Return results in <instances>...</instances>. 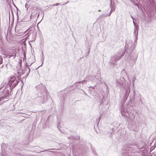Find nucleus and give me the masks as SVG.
<instances>
[{
    "mask_svg": "<svg viewBox=\"0 0 156 156\" xmlns=\"http://www.w3.org/2000/svg\"><path fill=\"white\" fill-rule=\"evenodd\" d=\"M127 47H128V48L129 47V49L126 53L125 59L128 62L131 61L135 62L138 57L137 54L135 52H131L134 49L135 46L131 42L128 44H126L125 47L126 48Z\"/></svg>",
    "mask_w": 156,
    "mask_h": 156,
    "instance_id": "f257e3e1",
    "label": "nucleus"
},
{
    "mask_svg": "<svg viewBox=\"0 0 156 156\" xmlns=\"http://www.w3.org/2000/svg\"><path fill=\"white\" fill-rule=\"evenodd\" d=\"M125 51L121 53V52H118L113 55L111 58L110 62L113 65H115L117 61L119 60L122 56L124 55Z\"/></svg>",
    "mask_w": 156,
    "mask_h": 156,
    "instance_id": "f03ea898",
    "label": "nucleus"
},
{
    "mask_svg": "<svg viewBox=\"0 0 156 156\" xmlns=\"http://www.w3.org/2000/svg\"><path fill=\"white\" fill-rule=\"evenodd\" d=\"M125 51L121 53V52H118L113 55L111 58L110 62L113 65H115L117 61L119 60L122 56L124 55Z\"/></svg>",
    "mask_w": 156,
    "mask_h": 156,
    "instance_id": "7ed1b4c3",
    "label": "nucleus"
},
{
    "mask_svg": "<svg viewBox=\"0 0 156 156\" xmlns=\"http://www.w3.org/2000/svg\"><path fill=\"white\" fill-rule=\"evenodd\" d=\"M128 83L124 80L123 77H118L116 80L115 84L118 87L124 88Z\"/></svg>",
    "mask_w": 156,
    "mask_h": 156,
    "instance_id": "20e7f679",
    "label": "nucleus"
},
{
    "mask_svg": "<svg viewBox=\"0 0 156 156\" xmlns=\"http://www.w3.org/2000/svg\"><path fill=\"white\" fill-rule=\"evenodd\" d=\"M87 77L88 79L92 82H95L98 80L101 81V75L100 73H97L95 76L89 75Z\"/></svg>",
    "mask_w": 156,
    "mask_h": 156,
    "instance_id": "39448f33",
    "label": "nucleus"
},
{
    "mask_svg": "<svg viewBox=\"0 0 156 156\" xmlns=\"http://www.w3.org/2000/svg\"><path fill=\"white\" fill-rule=\"evenodd\" d=\"M18 81L19 80H16V78L14 76L11 77L9 82V86L7 87L10 88L12 86V88L15 87L17 85Z\"/></svg>",
    "mask_w": 156,
    "mask_h": 156,
    "instance_id": "423d86ee",
    "label": "nucleus"
},
{
    "mask_svg": "<svg viewBox=\"0 0 156 156\" xmlns=\"http://www.w3.org/2000/svg\"><path fill=\"white\" fill-rule=\"evenodd\" d=\"M10 88L7 87L5 88L2 92H1L0 94V99H4L9 96V89Z\"/></svg>",
    "mask_w": 156,
    "mask_h": 156,
    "instance_id": "0eeeda50",
    "label": "nucleus"
},
{
    "mask_svg": "<svg viewBox=\"0 0 156 156\" xmlns=\"http://www.w3.org/2000/svg\"><path fill=\"white\" fill-rule=\"evenodd\" d=\"M126 120L129 124H133L135 119V116L134 114H129V115L128 117H126Z\"/></svg>",
    "mask_w": 156,
    "mask_h": 156,
    "instance_id": "6e6552de",
    "label": "nucleus"
},
{
    "mask_svg": "<svg viewBox=\"0 0 156 156\" xmlns=\"http://www.w3.org/2000/svg\"><path fill=\"white\" fill-rule=\"evenodd\" d=\"M121 112L122 115L125 117H128L129 115V114L126 108H124L123 106L121 107Z\"/></svg>",
    "mask_w": 156,
    "mask_h": 156,
    "instance_id": "1a4fd4ad",
    "label": "nucleus"
},
{
    "mask_svg": "<svg viewBox=\"0 0 156 156\" xmlns=\"http://www.w3.org/2000/svg\"><path fill=\"white\" fill-rule=\"evenodd\" d=\"M41 85L42 86H43V90L44 91L41 93V94H42V96H41V97H42L43 98H44L45 97L46 94H47V92H46V88L42 84H41Z\"/></svg>",
    "mask_w": 156,
    "mask_h": 156,
    "instance_id": "9d476101",
    "label": "nucleus"
},
{
    "mask_svg": "<svg viewBox=\"0 0 156 156\" xmlns=\"http://www.w3.org/2000/svg\"><path fill=\"white\" fill-rule=\"evenodd\" d=\"M133 35L135 37L134 43H136L138 38V31H136V30L134 31Z\"/></svg>",
    "mask_w": 156,
    "mask_h": 156,
    "instance_id": "9b49d317",
    "label": "nucleus"
},
{
    "mask_svg": "<svg viewBox=\"0 0 156 156\" xmlns=\"http://www.w3.org/2000/svg\"><path fill=\"white\" fill-rule=\"evenodd\" d=\"M130 92V87L129 86L127 87V89L126 90V92L125 96L126 97H128Z\"/></svg>",
    "mask_w": 156,
    "mask_h": 156,
    "instance_id": "f8f14e48",
    "label": "nucleus"
},
{
    "mask_svg": "<svg viewBox=\"0 0 156 156\" xmlns=\"http://www.w3.org/2000/svg\"><path fill=\"white\" fill-rule=\"evenodd\" d=\"M132 18L133 19V18L131 16ZM133 23L134 26V31L136 30V31H138V29H139V27L138 26H136L135 24V23L134 21V20H133Z\"/></svg>",
    "mask_w": 156,
    "mask_h": 156,
    "instance_id": "ddd939ff",
    "label": "nucleus"
},
{
    "mask_svg": "<svg viewBox=\"0 0 156 156\" xmlns=\"http://www.w3.org/2000/svg\"><path fill=\"white\" fill-rule=\"evenodd\" d=\"M14 51H13L12 52V53H11L10 54L11 55H9L8 56H7L9 58H10L11 56H14L15 57L16 56V52L15 53L13 52Z\"/></svg>",
    "mask_w": 156,
    "mask_h": 156,
    "instance_id": "4468645a",
    "label": "nucleus"
},
{
    "mask_svg": "<svg viewBox=\"0 0 156 156\" xmlns=\"http://www.w3.org/2000/svg\"><path fill=\"white\" fill-rule=\"evenodd\" d=\"M6 145H6L5 144H4L1 145V147L2 151L3 150V148H4V147H6V148H7V147L6 146Z\"/></svg>",
    "mask_w": 156,
    "mask_h": 156,
    "instance_id": "2eb2a0df",
    "label": "nucleus"
},
{
    "mask_svg": "<svg viewBox=\"0 0 156 156\" xmlns=\"http://www.w3.org/2000/svg\"><path fill=\"white\" fill-rule=\"evenodd\" d=\"M111 4H112L111 3V4H110V7L111 8V9L109 12V14L108 15V16H110L112 12V11H113V7H111Z\"/></svg>",
    "mask_w": 156,
    "mask_h": 156,
    "instance_id": "dca6fc26",
    "label": "nucleus"
},
{
    "mask_svg": "<svg viewBox=\"0 0 156 156\" xmlns=\"http://www.w3.org/2000/svg\"><path fill=\"white\" fill-rule=\"evenodd\" d=\"M128 97H126L125 96H124V98L123 99V103L125 102L126 101V100L127 99Z\"/></svg>",
    "mask_w": 156,
    "mask_h": 156,
    "instance_id": "f3484780",
    "label": "nucleus"
},
{
    "mask_svg": "<svg viewBox=\"0 0 156 156\" xmlns=\"http://www.w3.org/2000/svg\"><path fill=\"white\" fill-rule=\"evenodd\" d=\"M81 83L82 84H83V83H86V80H84L83 81H80L79 82H76V83Z\"/></svg>",
    "mask_w": 156,
    "mask_h": 156,
    "instance_id": "a211bd4d",
    "label": "nucleus"
},
{
    "mask_svg": "<svg viewBox=\"0 0 156 156\" xmlns=\"http://www.w3.org/2000/svg\"><path fill=\"white\" fill-rule=\"evenodd\" d=\"M2 57L0 56V64H1L2 62Z\"/></svg>",
    "mask_w": 156,
    "mask_h": 156,
    "instance_id": "6ab92c4d",
    "label": "nucleus"
},
{
    "mask_svg": "<svg viewBox=\"0 0 156 156\" xmlns=\"http://www.w3.org/2000/svg\"><path fill=\"white\" fill-rule=\"evenodd\" d=\"M18 27L16 25V28H15V31H16L17 30H18Z\"/></svg>",
    "mask_w": 156,
    "mask_h": 156,
    "instance_id": "aec40b11",
    "label": "nucleus"
},
{
    "mask_svg": "<svg viewBox=\"0 0 156 156\" xmlns=\"http://www.w3.org/2000/svg\"><path fill=\"white\" fill-rule=\"evenodd\" d=\"M60 5V4H58V3H56L55 4H54V5H55L56 6H57L58 5Z\"/></svg>",
    "mask_w": 156,
    "mask_h": 156,
    "instance_id": "412c9836",
    "label": "nucleus"
},
{
    "mask_svg": "<svg viewBox=\"0 0 156 156\" xmlns=\"http://www.w3.org/2000/svg\"><path fill=\"white\" fill-rule=\"evenodd\" d=\"M54 149H50V150H54ZM49 150H50V149H49ZM48 149L46 150H45L44 151H48Z\"/></svg>",
    "mask_w": 156,
    "mask_h": 156,
    "instance_id": "4be33fe9",
    "label": "nucleus"
},
{
    "mask_svg": "<svg viewBox=\"0 0 156 156\" xmlns=\"http://www.w3.org/2000/svg\"><path fill=\"white\" fill-rule=\"evenodd\" d=\"M28 69H29V73H30V69L29 68H28Z\"/></svg>",
    "mask_w": 156,
    "mask_h": 156,
    "instance_id": "5701e85b",
    "label": "nucleus"
},
{
    "mask_svg": "<svg viewBox=\"0 0 156 156\" xmlns=\"http://www.w3.org/2000/svg\"><path fill=\"white\" fill-rule=\"evenodd\" d=\"M68 2H66V3L64 4H63L62 5H64V4H66V3H68Z\"/></svg>",
    "mask_w": 156,
    "mask_h": 156,
    "instance_id": "b1692460",
    "label": "nucleus"
},
{
    "mask_svg": "<svg viewBox=\"0 0 156 156\" xmlns=\"http://www.w3.org/2000/svg\"><path fill=\"white\" fill-rule=\"evenodd\" d=\"M41 22V21H40L39 23H38L37 24V26H38V24Z\"/></svg>",
    "mask_w": 156,
    "mask_h": 156,
    "instance_id": "393cba45",
    "label": "nucleus"
},
{
    "mask_svg": "<svg viewBox=\"0 0 156 156\" xmlns=\"http://www.w3.org/2000/svg\"><path fill=\"white\" fill-rule=\"evenodd\" d=\"M27 4H25V7H26V6H27Z\"/></svg>",
    "mask_w": 156,
    "mask_h": 156,
    "instance_id": "a878e982",
    "label": "nucleus"
},
{
    "mask_svg": "<svg viewBox=\"0 0 156 156\" xmlns=\"http://www.w3.org/2000/svg\"><path fill=\"white\" fill-rule=\"evenodd\" d=\"M98 11H99V12H101V10H98Z\"/></svg>",
    "mask_w": 156,
    "mask_h": 156,
    "instance_id": "bb28decb",
    "label": "nucleus"
},
{
    "mask_svg": "<svg viewBox=\"0 0 156 156\" xmlns=\"http://www.w3.org/2000/svg\"><path fill=\"white\" fill-rule=\"evenodd\" d=\"M54 5H54H53V6H54V5Z\"/></svg>",
    "mask_w": 156,
    "mask_h": 156,
    "instance_id": "cd10ccee",
    "label": "nucleus"
},
{
    "mask_svg": "<svg viewBox=\"0 0 156 156\" xmlns=\"http://www.w3.org/2000/svg\"><path fill=\"white\" fill-rule=\"evenodd\" d=\"M43 61H42V65L41 66H42V64H43Z\"/></svg>",
    "mask_w": 156,
    "mask_h": 156,
    "instance_id": "c85d7f7f",
    "label": "nucleus"
},
{
    "mask_svg": "<svg viewBox=\"0 0 156 156\" xmlns=\"http://www.w3.org/2000/svg\"><path fill=\"white\" fill-rule=\"evenodd\" d=\"M136 6H137V5H137V4H136Z\"/></svg>",
    "mask_w": 156,
    "mask_h": 156,
    "instance_id": "c756f323",
    "label": "nucleus"
},
{
    "mask_svg": "<svg viewBox=\"0 0 156 156\" xmlns=\"http://www.w3.org/2000/svg\"><path fill=\"white\" fill-rule=\"evenodd\" d=\"M1 101V99H0V101Z\"/></svg>",
    "mask_w": 156,
    "mask_h": 156,
    "instance_id": "7c9ffc66",
    "label": "nucleus"
},
{
    "mask_svg": "<svg viewBox=\"0 0 156 156\" xmlns=\"http://www.w3.org/2000/svg\"><path fill=\"white\" fill-rule=\"evenodd\" d=\"M51 7H52V6H53V5H51Z\"/></svg>",
    "mask_w": 156,
    "mask_h": 156,
    "instance_id": "2f4dec72",
    "label": "nucleus"
},
{
    "mask_svg": "<svg viewBox=\"0 0 156 156\" xmlns=\"http://www.w3.org/2000/svg\"><path fill=\"white\" fill-rule=\"evenodd\" d=\"M27 66H29L28 65H27Z\"/></svg>",
    "mask_w": 156,
    "mask_h": 156,
    "instance_id": "473e14b6",
    "label": "nucleus"
},
{
    "mask_svg": "<svg viewBox=\"0 0 156 156\" xmlns=\"http://www.w3.org/2000/svg\"><path fill=\"white\" fill-rule=\"evenodd\" d=\"M42 55H43V53H42Z\"/></svg>",
    "mask_w": 156,
    "mask_h": 156,
    "instance_id": "72a5a7b5",
    "label": "nucleus"
},
{
    "mask_svg": "<svg viewBox=\"0 0 156 156\" xmlns=\"http://www.w3.org/2000/svg\"><path fill=\"white\" fill-rule=\"evenodd\" d=\"M130 1H131V0H130Z\"/></svg>",
    "mask_w": 156,
    "mask_h": 156,
    "instance_id": "f704fd0d",
    "label": "nucleus"
}]
</instances>
